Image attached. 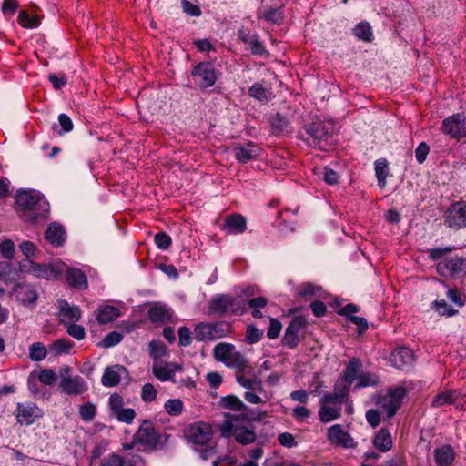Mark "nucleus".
I'll return each mask as SVG.
<instances>
[{
	"label": "nucleus",
	"mask_w": 466,
	"mask_h": 466,
	"mask_svg": "<svg viewBox=\"0 0 466 466\" xmlns=\"http://www.w3.org/2000/svg\"><path fill=\"white\" fill-rule=\"evenodd\" d=\"M126 369L120 365L108 367L105 370L102 376V384L106 387H114L120 382L121 372H125Z\"/></svg>",
	"instance_id": "28"
},
{
	"label": "nucleus",
	"mask_w": 466,
	"mask_h": 466,
	"mask_svg": "<svg viewBox=\"0 0 466 466\" xmlns=\"http://www.w3.org/2000/svg\"><path fill=\"white\" fill-rule=\"evenodd\" d=\"M237 381L245 389L262 391L261 382L256 379L239 375L237 376Z\"/></svg>",
	"instance_id": "48"
},
{
	"label": "nucleus",
	"mask_w": 466,
	"mask_h": 466,
	"mask_svg": "<svg viewBox=\"0 0 466 466\" xmlns=\"http://www.w3.org/2000/svg\"><path fill=\"white\" fill-rule=\"evenodd\" d=\"M407 394L404 387L389 388L385 393L379 395L376 404L383 410L389 418L393 417L402 404Z\"/></svg>",
	"instance_id": "6"
},
{
	"label": "nucleus",
	"mask_w": 466,
	"mask_h": 466,
	"mask_svg": "<svg viewBox=\"0 0 466 466\" xmlns=\"http://www.w3.org/2000/svg\"><path fill=\"white\" fill-rule=\"evenodd\" d=\"M0 253L5 258H12L15 253V244L11 240H5L0 243Z\"/></svg>",
	"instance_id": "60"
},
{
	"label": "nucleus",
	"mask_w": 466,
	"mask_h": 466,
	"mask_svg": "<svg viewBox=\"0 0 466 466\" xmlns=\"http://www.w3.org/2000/svg\"><path fill=\"white\" fill-rule=\"evenodd\" d=\"M157 398V390L151 383H146L141 390V399L145 402H152Z\"/></svg>",
	"instance_id": "51"
},
{
	"label": "nucleus",
	"mask_w": 466,
	"mask_h": 466,
	"mask_svg": "<svg viewBox=\"0 0 466 466\" xmlns=\"http://www.w3.org/2000/svg\"><path fill=\"white\" fill-rule=\"evenodd\" d=\"M224 364L227 367L235 369L239 372L244 371L248 366L246 357L241 352L237 351L236 349L228 356V359L226 360Z\"/></svg>",
	"instance_id": "31"
},
{
	"label": "nucleus",
	"mask_w": 466,
	"mask_h": 466,
	"mask_svg": "<svg viewBox=\"0 0 466 466\" xmlns=\"http://www.w3.org/2000/svg\"><path fill=\"white\" fill-rule=\"evenodd\" d=\"M185 435L190 442L204 445L210 441L212 429L208 423L196 422L187 428Z\"/></svg>",
	"instance_id": "14"
},
{
	"label": "nucleus",
	"mask_w": 466,
	"mask_h": 466,
	"mask_svg": "<svg viewBox=\"0 0 466 466\" xmlns=\"http://www.w3.org/2000/svg\"><path fill=\"white\" fill-rule=\"evenodd\" d=\"M388 171V161L386 159L380 158L375 161V172L380 187H384L386 186Z\"/></svg>",
	"instance_id": "38"
},
{
	"label": "nucleus",
	"mask_w": 466,
	"mask_h": 466,
	"mask_svg": "<svg viewBox=\"0 0 466 466\" xmlns=\"http://www.w3.org/2000/svg\"><path fill=\"white\" fill-rule=\"evenodd\" d=\"M432 307L441 316L451 317L458 312V310L454 309L444 299L435 300L432 303Z\"/></svg>",
	"instance_id": "46"
},
{
	"label": "nucleus",
	"mask_w": 466,
	"mask_h": 466,
	"mask_svg": "<svg viewBox=\"0 0 466 466\" xmlns=\"http://www.w3.org/2000/svg\"><path fill=\"white\" fill-rule=\"evenodd\" d=\"M182 366L174 362L156 361L153 365V374L161 381L174 380L177 371H180Z\"/></svg>",
	"instance_id": "18"
},
{
	"label": "nucleus",
	"mask_w": 466,
	"mask_h": 466,
	"mask_svg": "<svg viewBox=\"0 0 466 466\" xmlns=\"http://www.w3.org/2000/svg\"><path fill=\"white\" fill-rule=\"evenodd\" d=\"M155 243L160 249H167L171 245V238L165 232H159L155 236Z\"/></svg>",
	"instance_id": "63"
},
{
	"label": "nucleus",
	"mask_w": 466,
	"mask_h": 466,
	"mask_svg": "<svg viewBox=\"0 0 466 466\" xmlns=\"http://www.w3.org/2000/svg\"><path fill=\"white\" fill-rule=\"evenodd\" d=\"M120 316L118 308L110 305H101L96 310V319L100 324H107Z\"/></svg>",
	"instance_id": "27"
},
{
	"label": "nucleus",
	"mask_w": 466,
	"mask_h": 466,
	"mask_svg": "<svg viewBox=\"0 0 466 466\" xmlns=\"http://www.w3.org/2000/svg\"><path fill=\"white\" fill-rule=\"evenodd\" d=\"M123 405H124V400L120 395L115 393L110 396L109 407L114 415L116 413H117L121 409H123Z\"/></svg>",
	"instance_id": "61"
},
{
	"label": "nucleus",
	"mask_w": 466,
	"mask_h": 466,
	"mask_svg": "<svg viewBox=\"0 0 466 466\" xmlns=\"http://www.w3.org/2000/svg\"><path fill=\"white\" fill-rule=\"evenodd\" d=\"M172 310L166 304L155 302L149 308L147 316L151 322L164 324L170 320Z\"/></svg>",
	"instance_id": "21"
},
{
	"label": "nucleus",
	"mask_w": 466,
	"mask_h": 466,
	"mask_svg": "<svg viewBox=\"0 0 466 466\" xmlns=\"http://www.w3.org/2000/svg\"><path fill=\"white\" fill-rule=\"evenodd\" d=\"M115 416L116 417V419L119 421L129 424L135 419L136 412L131 408H127V409L123 408L117 413H116Z\"/></svg>",
	"instance_id": "54"
},
{
	"label": "nucleus",
	"mask_w": 466,
	"mask_h": 466,
	"mask_svg": "<svg viewBox=\"0 0 466 466\" xmlns=\"http://www.w3.org/2000/svg\"><path fill=\"white\" fill-rule=\"evenodd\" d=\"M458 397L459 393L456 390H447L441 392L433 398L431 406L439 408L445 404H451L457 400Z\"/></svg>",
	"instance_id": "35"
},
{
	"label": "nucleus",
	"mask_w": 466,
	"mask_h": 466,
	"mask_svg": "<svg viewBox=\"0 0 466 466\" xmlns=\"http://www.w3.org/2000/svg\"><path fill=\"white\" fill-rule=\"evenodd\" d=\"M66 280L71 287L78 289H86L88 287L86 274L76 268L66 270Z\"/></svg>",
	"instance_id": "29"
},
{
	"label": "nucleus",
	"mask_w": 466,
	"mask_h": 466,
	"mask_svg": "<svg viewBox=\"0 0 466 466\" xmlns=\"http://www.w3.org/2000/svg\"><path fill=\"white\" fill-rule=\"evenodd\" d=\"M322 178L329 185H336L339 183V176L337 172L329 167H324L322 171Z\"/></svg>",
	"instance_id": "58"
},
{
	"label": "nucleus",
	"mask_w": 466,
	"mask_h": 466,
	"mask_svg": "<svg viewBox=\"0 0 466 466\" xmlns=\"http://www.w3.org/2000/svg\"><path fill=\"white\" fill-rule=\"evenodd\" d=\"M46 238L55 247L62 246L65 242L66 232L62 226L53 223L46 231Z\"/></svg>",
	"instance_id": "30"
},
{
	"label": "nucleus",
	"mask_w": 466,
	"mask_h": 466,
	"mask_svg": "<svg viewBox=\"0 0 466 466\" xmlns=\"http://www.w3.org/2000/svg\"><path fill=\"white\" fill-rule=\"evenodd\" d=\"M441 131L452 138L466 137V116L454 114L442 121Z\"/></svg>",
	"instance_id": "13"
},
{
	"label": "nucleus",
	"mask_w": 466,
	"mask_h": 466,
	"mask_svg": "<svg viewBox=\"0 0 466 466\" xmlns=\"http://www.w3.org/2000/svg\"><path fill=\"white\" fill-rule=\"evenodd\" d=\"M247 228L246 218L240 214H233L226 218L223 229L228 234H241Z\"/></svg>",
	"instance_id": "24"
},
{
	"label": "nucleus",
	"mask_w": 466,
	"mask_h": 466,
	"mask_svg": "<svg viewBox=\"0 0 466 466\" xmlns=\"http://www.w3.org/2000/svg\"><path fill=\"white\" fill-rule=\"evenodd\" d=\"M236 159L240 163H248L260 156L261 148L249 142L246 145L236 147L233 149Z\"/></svg>",
	"instance_id": "20"
},
{
	"label": "nucleus",
	"mask_w": 466,
	"mask_h": 466,
	"mask_svg": "<svg viewBox=\"0 0 466 466\" xmlns=\"http://www.w3.org/2000/svg\"><path fill=\"white\" fill-rule=\"evenodd\" d=\"M15 293L17 299L23 304H32L35 303L37 299V294L35 293V289L28 285H17L15 288Z\"/></svg>",
	"instance_id": "33"
},
{
	"label": "nucleus",
	"mask_w": 466,
	"mask_h": 466,
	"mask_svg": "<svg viewBox=\"0 0 466 466\" xmlns=\"http://www.w3.org/2000/svg\"><path fill=\"white\" fill-rule=\"evenodd\" d=\"M38 380L45 385H52L56 380V375L54 370L45 369L39 372Z\"/></svg>",
	"instance_id": "56"
},
{
	"label": "nucleus",
	"mask_w": 466,
	"mask_h": 466,
	"mask_svg": "<svg viewBox=\"0 0 466 466\" xmlns=\"http://www.w3.org/2000/svg\"><path fill=\"white\" fill-rule=\"evenodd\" d=\"M125 465V460L116 454L112 453L109 454L107 457L104 458L101 461V466H124Z\"/></svg>",
	"instance_id": "57"
},
{
	"label": "nucleus",
	"mask_w": 466,
	"mask_h": 466,
	"mask_svg": "<svg viewBox=\"0 0 466 466\" xmlns=\"http://www.w3.org/2000/svg\"><path fill=\"white\" fill-rule=\"evenodd\" d=\"M305 319L301 317H297L288 326L285 336L284 343L289 348H294L299 343V333L300 329L305 326Z\"/></svg>",
	"instance_id": "22"
},
{
	"label": "nucleus",
	"mask_w": 466,
	"mask_h": 466,
	"mask_svg": "<svg viewBox=\"0 0 466 466\" xmlns=\"http://www.w3.org/2000/svg\"><path fill=\"white\" fill-rule=\"evenodd\" d=\"M60 389L62 392L71 396L82 395L88 390L86 380L81 376H71L70 369L64 368L60 373Z\"/></svg>",
	"instance_id": "8"
},
{
	"label": "nucleus",
	"mask_w": 466,
	"mask_h": 466,
	"mask_svg": "<svg viewBox=\"0 0 466 466\" xmlns=\"http://www.w3.org/2000/svg\"><path fill=\"white\" fill-rule=\"evenodd\" d=\"M183 402L179 399H170L164 404L166 412L170 416H178L183 411Z\"/></svg>",
	"instance_id": "42"
},
{
	"label": "nucleus",
	"mask_w": 466,
	"mask_h": 466,
	"mask_svg": "<svg viewBox=\"0 0 466 466\" xmlns=\"http://www.w3.org/2000/svg\"><path fill=\"white\" fill-rule=\"evenodd\" d=\"M414 360L413 352L410 349L401 347L394 350L390 356L392 365L403 370L412 364Z\"/></svg>",
	"instance_id": "23"
},
{
	"label": "nucleus",
	"mask_w": 466,
	"mask_h": 466,
	"mask_svg": "<svg viewBox=\"0 0 466 466\" xmlns=\"http://www.w3.org/2000/svg\"><path fill=\"white\" fill-rule=\"evenodd\" d=\"M348 387L339 389L336 383L332 393H326L320 399L319 417L321 422L328 423L340 418L342 404L348 400Z\"/></svg>",
	"instance_id": "3"
},
{
	"label": "nucleus",
	"mask_w": 466,
	"mask_h": 466,
	"mask_svg": "<svg viewBox=\"0 0 466 466\" xmlns=\"http://www.w3.org/2000/svg\"><path fill=\"white\" fill-rule=\"evenodd\" d=\"M452 250V248H450V247H446V248H431L429 249L427 252L429 254V258L433 260V261H436V260H439V259H443L444 258H446L445 256L451 252Z\"/></svg>",
	"instance_id": "52"
},
{
	"label": "nucleus",
	"mask_w": 466,
	"mask_h": 466,
	"mask_svg": "<svg viewBox=\"0 0 466 466\" xmlns=\"http://www.w3.org/2000/svg\"><path fill=\"white\" fill-rule=\"evenodd\" d=\"M271 126L275 134L289 132L290 128V123L289 119L280 114H276L272 116Z\"/></svg>",
	"instance_id": "39"
},
{
	"label": "nucleus",
	"mask_w": 466,
	"mask_h": 466,
	"mask_svg": "<svg viewBox=\"0 0 466 466\" xmlns=\"http://www.w3.org/2000/svg\"><path fill=\"white\" fill-rule=\"evenodd\" d=\"M123 339V335L117 331H112L107 334L101 342V345L106 348H111L117 345Z\"/></svg>",
	"instance_id": "50"
},
{
	"label": "nucleus",
	"mask_w": 466,
	"mask_h": 466,
	"mask_svg": "<svg viewBox=\"0 0 466 466\" xmlns=\"http://www.w3.org/2000/svg\"><path fill=\"white\" fill-rule=\"evenodd\" d=\"M362 366L361 361L357 359L353 358L350 360L348 363L346 369L343 370V373L340 376L339 382V389H341V387H348V390L350 389V386L352 384V382L355 380H358V371L360 370Z\"/></svg>",
	"instance_id": "19"
},
{
	"label": "nucleus",
	"mask_w": 466,
	"mask_h": 466,
	"mask_svg": "<svg viewBox=\"0 0 466 466\" xmlns=\"http://www.w3.org/2000/svg\"><path fill=\"white\" fill-rule=\"evenodd\" d=\"M221 405L225 409H230L238 411H245L247 410V406L241 401V400L233 395H228L222 398Z\"/></svg>",
	"instance_id": "41"
},
{
	"label": "nucleus",
	"mask_w": 466,
	"mask_h": 466,
	"mask_svg": "<svg viewBox=\"0 0 466 466\" xmlns=\"http://www.w3.org/2000/svg\"><path fill=\"white\" fill-rule=\"evenodd\" d=\"M67 333L77 340L83 339L86 335L84 328L73 322L68 325Z\"/></svg>",
	"instance_id": "59"
},
{
	"label": "nucleus",
	"mask_w": 466,
	"mask_h": 466,
	"mask_svg": "<svg viewBox=\"0 0 466 466\" xmlns=\"http://www.w3.org/2000/svg\"><path fill=\"white\" fill-rule=\"evenodd\" d=\"M231 329V325L225 321L200 322L195 327L194 339L198 341L214 340L228 336Z\"/></svg>",
	"instance_id": "5"
},
{
	"label": "nucleus",
	"mask_w": 466,
	"mask_h": 466,
	"mask_svg": "<svg viewBox=\"0 0 466 466\" xmlns=\"http://www.w3.org/2000/svg\"><path fill=\"white\" fill-rule=\"evenodd\" d=\"M379 383L377 375L371 372L361 373L358 376V382L355 385L356 389H360L368 386H375Z\"/></svg>",
	"instance_id": "43"
},
{
	"label": "nucleus",
	"mask_w": 466,
	"mask_h": 466,
	"mask_svg": "<svg viewBox=\"0 0 466 466\" xmlns=\"http://www.w3.org/2000/svg\"><path fill=\"white\" fill-rule=\"evenodd\" d=\"M134 441L147 447H154L159 441V437L154 424L145 420L137 431L134 434Z\"/></svg>",
	"instance_id": "15"
},
{
	"label": "nucleus",
	"mask_w": 466,
	"mask_h": 466,
	"mask_svg": "<svg viewBox=\"0 0 466 466\" xmlns=\"http://www.w3.org/2000/svg\"><path fill=\"white\" fill-rule=\"evenodd\" d=\"M18 22L23 27L34 28L39 25V19L35 15H29L27 12L21 11L18 15Z\"/></svg>",
	"instance_id": "47"
},
{
	"label": "nucleus",
	"mask_w": 466,
	"mask_h": 466,
	"mask_svg": "<svg viewBox=\"0 0 466 466\" xmlns=\"http://www.w3.org/2000/svg\"><path fill=\"white\" fill-rule=\"evenodd\" d=\"M235 349L233 344L220 342L214 347L213 356L218 361L224 363Z\"/></svg>",
	"instance_id": "36"
},
{
	"label": "nucleus",
	"mask_w": 466,
	"mask_h": 466,
	"mask_svg": "<svg viewBox=\"0 0 466 466\" xmlns=\"http://www.w3.org/2000/svg\"><path fill=\"white\" fill-rule=\"evenodd\" d=\"M150 355L154 359L161 358L167 353V347L159 341H151L149 343Z\"/></svg>",
	"instance_id": "53"
},
{
	"label": "nucleus",
	"mask_w": 466,
	"mask_h": 466,
	"mask_svg": "<svg viewBox=\"0 0 466 466\" xmlns=\"http://www.w3.org/2000/svg\"><path fill=\"white\" fill-rule=\"evenodd\" d=\"M221 435L233 437L238 443L248 445L256 441L257 434L250 427L246 415L226 413L224 421L219 425Z\"/></svg>",
	"instance_id": "2"
},
{
	"label": "nucleus",
	"mask_w": 466,
	"mask_h": 466,
	"mask_svg": "<svg viewBox=\"0 0 466 466\" xmlns=\"http://www.w3.org/2000/svg\"><path fill=\"white\" fill-rule=\"evenodd\" d=\"M246 302L238 297L227 294L214 296L209 301L208 311L218 315L242 314L246 311Z\"/></svg>",
	"instance_id": "4"
},
{
	"label": "nucleus",
	"mask_w": 466,
	"mask_h": 466,
	"mask_svg": "<svg viewBox=\"0 0 466 466\" xmlns=\"http://www.w3.org/2000/svg\"><path fill=\"white\" fill-rule=\"evenodd\" d=\"M21 268L24 272H28L33 274L36 278H43L46 279H56L62 274L63 271V269L59 266L56 267L53 264H38L29 259L22 262Z\"/></svg>",
	"instance_id": "11"
},
{
	"label": "nucleus",
	"mask_w": 466,
	"mask_h": 466,
	"mask_svg": "<svg viewBox=\"0 0 466 466\" xmlns=\"http://www.w3.org/2000/svg\"><path fill=\"white\" fill-rule=\"evenodd\" d=\"M335 126L332 122L317 121L307 127V134L310 137L309 142L313 147L327 150L329 140L334 133Z\"/></svg>",
	"instance_id": "7"
},
{
	"label": "nucleus",
	"mask_w": 466,
	"mask_h": 466,
	"mask_svg": "<svg viewBox=\"0 0 466 466\" xmlns=\"http://www.w3.org/2000/svg\"><path fill=\"white\" fill-rule=\"evenodd\" d=\"M262 335L263 332L260 329L254 326H248L246 332V340L250 344H254L260 340Z\"/></svg>",
	"instance_id": "55"
},
{
	"label": "nucleus",
	"mask_w": 466,
	"mask_h": 466,
	"mask_svg": "<svg viewBox=\"0 0 466 466\" xmlns=\"http://www.w3.org/2000/svg\"><path fill=\"white\" fill-rule=\"evenodd\" d=\"M42 417V410L34 403H18L15 410V418L20 424L30 425L37 418Z\"/></svg>",
	"instance_id": "17"
},
{
	"label": "nucleus",
	"mask_w": 466,
	"mask_h": 466,
	"mask_svg": "<svg viewBox=\"0 0 466 466\" xmlns=\"http://www.w3.org/2000/svg\"><path fill=\"white\" fill-rule=\"evenodd\" d=\"M455 460V451L449 444L434 450V461L437 466H451Z\"/></svg>",
	"instance_id": "25"
},
{
	"label": "nucleus",
	"mask_w": 466,
	"mask_h": 466,
	"mask_svg": "<svg viewBox=\"0 0 466 466\" xmlns=\"http://www.w3.org/2000/svg\"><path fill=\"white\" fill-rule=\"evenodd\" d=\"M374 446L381 451H388L392 447L391 435L386 429H380L373 440Z\"/></svg>",
	"instance_id": "34"
},
{
	"label": "nucleus",
	"mask_w": 466,
	"mask_h": 466,
	"mask_svg": "<svg viewBox=\"0 0 466 466\" xmlns=\"http://www.w3.org/2000/svg\"><path fill=\"white\" fill-rule=\"evenodd\" d=\"M74 343L67 339H57L55 341L51 347L50 350L55 355H61L65 353H68L70 350L73 348Z\"/></svg>",
	"instance_id": "44"
},
{
	"label": "nucleus",
	"mask_w": 466,
	"mask_h": 466,
	"mask_svg": "<svg viewBox=\"0 0 466 466\" xmlns=\"http://www.w3.org/2000/svg\"><path fill=\"white\" fill-rule=\"evenodd\" d=\"M436 269L442 277L458 278L466 274V258L460 256L444 258L438 262Z\"/></svg>",
	"instance_id": "9"
},
{
	"label": "nucleus",
	"mask_w": 466,
	"mask_h": 466,
	"mask_svg": "<svg viewBox=\"0 0 466 466\" xmlns=\"http://www.w3.org/2000/svg\"><path fill=\"white\" fill-rule=\"evenodd\" d=\"M327 439L335 446L347 449L356 446L353 438L340 424H334L328 429Z\"/></svg>",
	"instance_id": "16"
},
{
	"label": "nucleus",
	"mask_w": 466,
	"mask_h": 466,
	"mask_svg": "<svg viewBox=\"0 0 466 466\" xmlns=\"http://www.w3.org/2000/svg\"><path fill=\"white\" fill-rule=\"evenodd\" d=\"M15 199L23 212L22 217L25 220L36 223L46 219L49 213V203L39 192L20 190L17 192Z\"/></svg>",
	"instance_id": "1"
},
{
	"label": "nucleus",
	"mask_w": 466,
	"mask_h": 466,
	"mask_svg": "<svg viewBox=\"0 0 466 466\" xmlns=\"http://www.w3.org/2000/svg\"><path fill=\"white\" fill-rule=\"evenodd\" d=\"M444 224L455 230L466 228V202L453 203L444 214Z\"/></svg>",
	"instance_id": "12"
},
{
	"label": "nucleus",
	"mask_w": 466,
	"mask_h": 466,
	"mask_svg": "<svg viewBox=\"0 0 466 466\" xmlns=\"http://www.w3.org/2000/svg\"><path fill=\"white\" fill-rule=\"evenodd\" d=\"M30 359L34 361H41L46 356V349L41 342H35L29 348Z\"/></svg>",
	"instance_id": "45"
},
{
	"label": "nucleus",
	"mask_w": 466,
	"mask_h": 466,
	"mask_svg": "<svg viewBox=\"0 0 466 466\" xmlns=\"http://www.w3.org/2000/svg\"><path fill=\"white\" fill-rule=\"evenodd\" d=\"M21 252L27 258H30L35 255L37 247L31 241H24L19 245Z\"/></svg>",
	"instance_id": "62"
},
{
	"label": "nucleus",
	"mask_w": 466,
	"mask_h": 466,
	"mask_svg": "<svg viewBox=\"0 0 466 466\" xmlns=\"http://www.w3.org/2000/svg\"><path fill=\"white\" fill-rule=\"evenodd\" d=\"M354 35L365 42H371L373 34L370 25L368 23H360L353 29Z\"/></svg>",
	"instance_id": "40"
},
{
	"label": "nucleus",
	"mask_w": 466,
	"mask_h": 466,
	"mask_svg": "<svg viewBox=\"0 0 466 466\" xmlns=\"http://www.w3.org/2000/svg\"><path fill=\"white\" fill-rule=\"evenodd\" d=\"M79 416L84 421H91L96 416V406L90 402L80 406Z\"/></svg>",
	"instance_id": "49"
},
{
	"label": "nucleus",
	"mask_w": 466,
	"mask_h": 466,
	"mask_svg": "<svg viewBox=\"0 0 466 466\" xmlns=\"http://www.w3.org/2000/svg\"><path fill=\"white\" fill-rule=\"evenodd\" d=\"M58 307L62 322H76L81 317V310L76 306H71L66 300H58Z\"/></svg>",
	"instance_id": "26"
},
{
	"label": "nucleus",
	"mask_w": 466,
	"mask_h": 466,
	"mask_svg": "<svg viewBox=\"0 0 466 466\" xmlns=\"http://www.w3.org/2000/svg\"><path fill=\"white\" fill-rule=\"evenodd\" d=\"M124 460L127 466H144L145 464L143 458L138 453L127 454Z\"/></svg>",
	"instance_id": "64"
},
{
	"label": "nucleus",
	"mask_w": 466,
	"mask_h": 466,
	"mask_svg": "<svg viewBox=\"0 0 466 466\" xmlns=\"http://www.w3.org/2000/svg\"><path fill=\"white\" fill-rule=\"evenodd\" d=\"M194 82L200 88L212 86L217 81V73L214 66L209 62H200L191 71Z\"/></svg>",
	"instance_id": "10"
},
{
	"label": "nucleus",
	"mask_w": 466,
	"mask_h": 466,
	"mask_svg": "<svg viewBox=\"0 0 466 466\" xmlns=\"http://www.w3.org/2000/svg\"><path fill=\"white\" fill-rule=\"evenodd\" d=\"M298 294L306 299L319 298L321 296V289L310 283H304L298 287Z\"/></svg>",
	"instance_id": "37"
},
{
	"label": "nucleus",
	"mask_w": 466,
	"mask_h": 466,
	"mask_svg": "<svg viewBox=\"0 0 466 466\" xmlns=\"http://www.w3.org/2000/svg\"><path fill=\"white\" fill-rule=\"evenodd\" d=\"M248 95L262 104H267L272 97L271 89L265 87L262 83H255L248 89Z\"/></svg>",
	"instance_id": "32"
}]
</instances>
